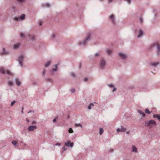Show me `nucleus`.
Masks as SVG:
<instances>
[{"instance_id":"1","label":"nucleus","mask_w":160,"mask_h":160,"mask_svg":"<svg viewBox=\"0 0 160 160\" xmlns=\"http://www.w3.org/2000/svg\"><path fill=\"white\" fill-rule=\"evenodd\" d=\"M154 48H156L157 54L158 55H160V44L158 42H155L151 44L149 47L150 49H152Z\"/></svg>"},{"instance_id":"2","label":"nucleus","mask_w":160,"mask_h":160,"mask_svg":"<svg viewBox=\"0 0 160 160\" xmlns=\"http://www.w3.org/2000/svg\"><path fill=\"white\" fill-rule=\"evenodd\" d=\"M156 122L153 120H151L146 121L144 125L146 127L152 128L156 125Z\"/></svg>"},{"instance_id":"3","label":"nucleus","mask_w":160,"mask_h":160,"mask_svg":"<svg viewBox=\"0 0 160 160\" xmlns=\"http://www.w3.org/2000/svg\"><path fill=\"white\" fill-rule=\"evenodd\" d=\"M25 58V57L23 55H20L18 57V61L21 67H23V62Z\"/></svg>"},{"instance_id":"4","label":"nucleus","mask_w":160,"mask_h":160,"mask_svg":"<svg viewBox=\"0 0 160 160\" xmlns=\"http://www.w3.org/2000/svg\"><path fill=\"white\" fill-rule=\"evenodd\" d=\"M106 65V62L105 60L103 59H101L99 62V67L101 69H103L105 68Z\"/></svg>"},{"instance_id":"5","label":"nucleus","mask_w":160,"mask_h":160,"mask_svg":"<svg viewBox=\"0 0 160 160\" xmlns=\"http://www.w3.org/2000/svg\"><path fill=\"white\" fill-rule=\"evenodd\" d=\"M119 57L122 59L123 60H126L127 58V57L125 53L122 52L118 53V54Z\"/></svg>"},{"instance_id":"6","label":"nucleus","mask_w":160,"mask_h":160,"mask_svg":"<svg viewBox=\"0 0 160 160\" xmlns=\"http://www.w3.org/2000/svg\"><path fill=\"white\" fill-rule=\"evenodd\" d=\"M88 41H78V43L79 46H85L88 43Z\"/></svg>"},{"instance_id":"7","label":"nucleus","mask_w":160,"mask_h":160,"mask_svg":"<svg viewBox=\"0 0 160 160\" xmlns=\"http://www.w3.org/2000/svg\"><path fill=\"white\" fill-rule=\"evenodd\" d=\"M126 131V129L122 126H121L117 129V132H124Z\"/></svg>"},{"instance_id":"8","label":"nucleus","mask_w":160,"mask_h":160,"mask_svg":"<svg viewBox=\"0 0 160 160\" xmlns=\"http://www.w3.org/2000/svg\"><path fill=\"white\" fill-rule=\"evenodd\" d=\"M6 73L9 75H11L12 73L11 72H10L9 71H6ZM0 72H1V73L2 74H4L5 73V72L4 69L2 68H0Z\"/></svg>"},{"instance_id":"9","label":"nucleus","mask_w":160,"mask_h":160,"mask_svg":"<svg viewBox=\"0 0 160 160\" xmlns=\"http://www.w3.org/2000/svg\"><path fill=\"white\" fill-rule=\"evenodd\" d=\"M64 144L68 147L72 148L73 146L74 143L73 142H70V141H69L68 142H65Z\"/></svg>"},{"instance_id":"10","label":"nucleus","mask_w":160,"mask_h":160,"mask_svg":"<svg viewBox=\"0 0 160 160\" xmlns=\"http://www.w3.org/2000/svg\"><path fill=\"white\" fill-rule=\"evenodd\" d=\"M37 127L36 126H30L28 128V130L29 131H33L35 129H36Z\"/></svg>"},{"instance_id":"11","label":"nucleus","mask_w":160,"mask_h":160,"mask_svg":"<svg viewBox=\"0 0 160 160\" xmlns=\"http://www.w3.org/2000/svg\"><path fill=\"white\" fill-rule=\"evenodd\" d=\"M1 53L2 55H8L9 54V52L5 50L4 48H3Z\"/></svg>"},{"instance_id":"12","label":"nucleus","mask_w":160,"mask_h":160,"mask_svg":"<svg viewBox=\"0 0 160 160\" xmlns=\"http://www.w3.org/2000/svg\"><path fill=\"white\" fill-rule=\"evenodd\" d=\"M159 64V62H152L151 63V65L153 67H156Z\"/></svg>"},{"instance_id":"13","label":"nucleus","mask_w":160,"mask_h":160,"mask_svg":"<svg viewBox=\"0 0 160 160\" xmlns=\"http://www.w3.org/2000/svg\"><path fill=\"white\" fill-rule=\"evenodd\" d=\"M132 152L136 153L138 152V150L137 148L135 146H132Z\"/></svg>"},{"instance_id":"14","label":"nucleus","mask_w":160,"mask_h":160,"mask_svg":"<svg viewBox=\"0 0 160 160\" xmlns=\"http://www.w3.org/2000/svg\"><path fill=\"white\" fill-rule=\"evenodd\" d=\"M153 117L154 118H157L159 121H160V114H154Z\"/></svg>"},{"instance_id":"15","label":"nucleus","mask_w":160,"mask_h":160,"mask_svg":"<svg viewBox=\"0 0 160 160\" xmlns=\"http://www.w3.org/2000/svg\"><path fill=\"white\" fill-rule=\"evenodd\" d=\"M15 81L16 82L17 85L18 86H19L21 85V83L20 81L18 78L15 79Z\"/></svg>"},{"instance_id":"16","label":"nucleus","mask_w":160,"mask_h":160,"mask_svg":"<svg viewBox=\"0 0 160 160\" xmlns=\"http://www.w3.org/2000/svg\"><path fill=\"white\" fill-rule=\"evenodd\" d=\"M51 61H48L47 62L45 63L44 64V67H48L51 63Z\"/></svg>"},{"instance_id":"17","label":"nucleus","mask_w":160,"mask_h":160,"mask_svg":"<svg viewBox=\"0 0 160 160\" xmlns=\"http://www.w3.org/2000/svg\"><path fill=\"white\" fill-rule=\"evenodd\" d=\"M138 112L140 114L142 115V116L143 117H144L145 116V114L142 111L140 110H138Z\"/></svg>"},{"instance_id":"18","label":"nucleus","mask_w":160,"mask_h":160,"mask_svg":"<svg viewBox=\"0 0 160 160\" xmlns=\"http://www.w3.org/2000/svg\"><path fill=\"white\" fill-rule=\"evenodd\" d=\"M20 44L19 43H18L16 44H15L13 46V48L15 49H18L20 46Z\"/></svg>"},{"instance_id":"19","label":"nucleus","mask_w":160,"mask_h":160,"mask_svg":"<svg viewBox=\"0 0 160 160\" xmlns=\"http://www.w3.org/2000/svg\"><path fill=\"white\" fill-rule=\"evenodd\" d=\"M109 18L111 19V20L112 21V22L114 24V16L113 14H112L109 16Z\"/></svg>"},{"instance_id":"20","label":"nucleus","mask_w":160,"mask_h":160,"mask_svg":"<svg viewBox=\"0 0 160 160\" xmlns=\"http://www.w3.org/2000/svg\"><path fill=\"white\" fill-rule=\"evenodd\" d=\"M106 52L108 55H111L112 53V51L110 49L107 50Z\"/></svg>"},{"instance_id":"21","label":"nucleus","mask_w":160,"mask_h":160,"mask_svg":"<svg viewBox=\"0 0 160 160\" xmlns=\"http://www.w3.org/2000/svg\"><path fill=\"white\" fill-rule=\"evenodd\" d=\"M94 104L92 103H91L88 106V108L90 110L91 109V107H93L94 106Z\"/></svg>"},{"instance_id":"22","label":"nucleus","mask_w":160,"mask_h":160,"mask_svg":"<svg viewBox=\"0 0 160 160\" xmlns=\"http://www.w3.org/2000/svg\"><path fill=\"white\" fill-rule=\"evenodd\" d=\"M143 34V32L141 30H140L138 37H139L141 36Z\"/></svg>"},{"instance_id":"23","label":"nucleus","mask_w":160,"mask_h":160,"mask_svg":"<svg viewBox=\"0 0 160 160\" xmlns=\"http://www.w3.org/2000/svg\"><path fill=\"white\" fill-rule=\"evenodd\" d=\"M103 129L102 128H100L99 133L100 135H102L103 133Z\"/></svg>"},{"instance_id":"24","label":"nucleus","mask_w":160,"mask_h":160,"mask_svg":"<svg viewBox=\"0 0 160 160\" xmlns=\"http://www.w3.org/2000/svg\"><path fill=\"white\" fill-rule=\"evenodd\" d=\"M12 143L13 145H14V146L16 147V146H18V145L17 144V142L16 141H12Z\"/></svg>"},{"instance_id":"25","label":"nucleus","mask_w":160,"mask_h":160,"mask_svg":"<svg viewBox=\"0 0 160 160\" xmlns=\"http://www.w3.org/2000/svg\"><path fill=\"white\" fill-rule=\"evenodd\" d=\"M25 15L24 14H23L22 15L20 18L21 20H23L25 18Z\"/></svg>"},{"instance_id":"26","label":"nucleus","mask_w":160,"mask_h":160,"mask_svg":"<svg viewBox=\"0 0 160 160\" xmlns=\"http://www.w3.org/2000/svg\"><path fill=\"white\" fill-rule=\"evenodd\" d=\"M145 112L148 114H150V112L149 111V110L147 108L145 110Z\"/></svg>"},{"instance_id":"27","label":"nucleus","mask_w":160,"mask_h":160,"mask_svg":"<svg viewBox=\"0 0 160 160\" xmlns=\"http://www.w3.org/2000/svg\"><path fill=\"white\" fill-rule=\"evenodd\" d=\"M8 84L9 86H12L13 85V83L12 81H9L8 82Z\"/></svg>"},{"instance_id":"28","label":"nucleus","mask_w":160,"mask_h":160,"mask_svg":"<svg viewBox=\"0 0 160 160\" xmlns=\"http://www.w3.org/2000/svg\"><path fill=\"white\" fill-rule=\"evenodd\" d=\"M75 126H76V127H81V128H82V125L80 124H77V123H76L75 124Z\"/></svg>"},{"instance_id":"29","label":"nucleus","mask_w":160,"mask_h":160,"mask_svg":"<svg viewBox=\"0 0 160 160\" xmlns=\"http://www.w3.org/2000/svg\"><path fill=\"white\" fill-rule=\"evenodd\" d=\"M70 75L73 78H75L76 77V75L75 74L73 73V72H71L70 73Z\"/></svg>"},{"instance_id":"30","label":"nucleus","mask_w":160,"mask_h":160,"mask_svg":"<svg viewBox=\"0 0 160 160\" xmlns=\"http://www.w3.org/2000/svg\"><path fill=\"white\" fill-rule=\"evenodd\" d=\"M68 132L70 133H72L73 132V130L72 128H70L68 130Z\"/></svg>"},{"instance_id":"31","label":"nucleus","mask_w":160,"mask_h":160,"mask_svg":"<svg viewBox=\"0 0 160 160\" xmlns=\"http://www.w3.org/2000/svg\"><path fill=\"white\" fill-rule=\"evenodd\" d=\"M16 102V101H13L12 102H11V106H12Z\"/></svg>"},{"instance_id":"32","label":"nucleus","mask_w":160,"mask_h":160,"mask_svg":"<svg viewBox=\"0 0 160 160\" xmlns=\"http://www.w3.org/2000/svg\"><path fill=\"white\" fill-rule=\"evenodd\" d=\"M108 87H110L111 88L114 87V86H113V84L112 83H111L110 84H108Z\"/></svg>"},{"instance_id":"33","label":"nucleus","mask_w":160,"mask_h":160,"mask_svg":"<svg viewBox=\"0 0 160 160\" xmlns=\"http://www.w3.org/2000/svg\"><path fill=\"white\" fill-rule=\"evenodd\" d=\"M46 70H43V72H42V75L43 76H44V75L46 73Z\"/></svg>"},{"instance_id":"34","label":"nucleus","mask_w":160,"mask_h":160,"mask_svg":"<svg viewBox=\"0 0 160 160\" xmlns=\"http://www.w3.org/2000/svg\"><path fill=\"white\" fill-rule=\"evenodd\" d=\"M90 39H91V36L90 35H89L87 38L86 40H88Z\"/></svg>"},{"instance_id":"35","label":"nucleus","mask_w":160,"mask_h":160,"mask_svg":"<svg viewBox=\"0 0 160 160\" xmlns=\"http://www.w3.org/2000/svg\"><path fill=\"white\" fill-rule=\"evenodd\" d=\"M88 78H87V77L85 78H84L83 81L85 82H87L88 81Z\"/></svg>"},{"instance_id":"36","label":"nucleus","mask_w":160,"mask_h":160,"mask_svg":"<svg viewBox=\"0 0 160 160\" xmlns=\"http://www.w3.org/2000/svg\"><path fill=\"white\" fill-rule=\"evenodd\" d=\"M17 1L19 2L22 3L25 1V0H17Z\"/></svg>"},{"instance_id":"37","label":"nucleus","mask_w":160,"mask_h":160,"mask_svg":"<svg viewBox=\"0 0 160 160\" xmlns=\"http://www.w3.org/2000/svg\"><path fill=\"white\" fill-rule=\"evenodd\" d=\"M139 20H140V22L141 23H142V22H143V20H142V18H141V17H140V18H139Z\"/></svg>"},{"instance_id":"38","label":"nucleus","mask_w":160,"mask_h":160,"mask_svg":"<svg viewBox=\"0 0 160 160\" xmlns=\"http://www.w3.org/2000/svg\"><path fill=\"white\" fill-rule=\"evenodd\" d=\"M57 70H58L57 68H54L52 69V70L53 72H55L57 71Z\"/></svg>"},{"instance_id":"39","label":"nucleus","mask_w":160,"mask_h":160,"mask_svg":"<svg viewBox=\"0 0 160 160\" xmlns=\"http://www.w3.org/2000/svg\"><path fill=\"white\" fill-rule=\"evenodd\" d=\"M62 150L63 151H65L67 149V148L64 146L62 148Z\"/></svg>"},{"instance_id":"40","label":"nucleus","mask_w":160,"mask_h":160,"mask_svg":"<svg viewBox=\"0 0 160 160\" xmlns=\"http://www.w3.org/2000/svg\"><path fill=\"white\" fill-rule=\"evenodd\" d=\"M20 19V18L19 17L18 18H14V19L16 21H18Z\"/></svg>"},{"instance_id":"41","label":"nucleus","mask_w":160,"mask_h":160,"mask_svg":"<svg viewBox=\"0 0 160 160\" xmlns=\"http://www.w3.org/2000/svg\"><path fill=\"white\" fill-rule=\"evenodd\" d=\"M45 7H50V5L48 3H46L44 5Z\"/></svg>"},{"instance_id":"42","label":"nucleus","mask_w":160,"mask_h":160,"mask_svg":"<svg viewBox=\"0 0 160 160\" xmlns=\"http://www.w3.org/2000/svg\"><path fill=\"white\" fill-rule=\"evenodd\" d=\"M24 36V34L22 33H21L20 34V37H21L22 38V37H23Z\"/></svg>"},{"instance_id":"43","label":"nucleus","mask_w":160,"mask_h":160,"mask_svg":"<svg viewBox=\"0 0 160 160\" xmlns=\"http://www.w3.org/2000/svg\"><path fill=\"white\" fill-rule=\"evenodd\" d=\"M99 56V54L98 53L96 52L95 54V56L96 57H98Z\"/></svg>"},{"instance_id":"44","label":"nucleus","mask_w":160,"mask_h":160,"mask_svg":"<svg viewBox=\"0 0 160 160\" xmlns=\"http://www.w3.org/2000/svg\"><path fill=\"white\" fill-rule=\"evenodd\" d=\"M47 80L48 82H52V79H50V78L47 79Z\"/></svg>"},{"instance_id":"45","label":"nucleus","mask_w":160,"mask_h":160,"mask_svg":"<svg viewBox=\"0 0 160 160\" xmlns=\"http://www.w3.org/2000/svg\"><path fill=\"white\" fill-rule=\"evenodd\" d=\"M55 145L56 146H60V145H61V144L60 143H57L55 144Z\"/></svg>"},{"instance_id":"46","label":"nucleus","mask_w":160,"mask_h":160,"mask_svg":"<svg viewBox=\"0 0 160 160\" xmlns=\"http://www.w3.org/2000/svg\"><path fill=\"white\" fill-rule=\"evenodd\" d=\"M71 91L73 93L75 92V90L74 89H72L71 90Z\"/></svg>"},{"instance_id":"47","label":"nucleus","mask_w":160,"mask_h":160,"mask_svg":"<svg viewBox=\"0 0 160 160\" xmlns=\"http://www.w3.org/2000/svg\"><path fill=\"white\" fill-rule=\"evenodd\" d=\"M58 64H56L54 65L55 68H57L58 69Z\"/></svg>"},{"instance_id":"48","label":"nucleus","mask_w":160,"mask_h":160,"mask_svg":"<svg viewBox=\"0 0 160 160\" xmlns=\"http://www.w3.org/2000/svg\"><path fill=\"white\" fill-rule=\"evenodd\" d=\"M116 90V88H115V87H114L113 90H112V92H114V91H115Z\"/></svg>"},{"instance_id":"49","label":"nucleus","mask_w":160,"mask_h":160,"mask_svg":"<svg viewBox=\"0 0 160 160\" xmlns=\"http://www.w3.org/2000/svg\"><path fill=\"white\" fill-rule=\"evenodd\" d=\"M126 1L128 2L129 3H130L131 2V0H126Z\"/></svg>"},{"instance_id":"50","label":"nucleus","mask_w":160,"mask_h":160,"mask_svg":"<svg viewBox=\"0 0 160 160\" xmlns=\"http://www.w3.org/2000/svg\"><path fill=\"white\" fill-rule=\"evenodd\" d=\"M39 25L40 26H41L42 25V22L41 21H40L39 22Z\"/></svg>"},{"instance_id":"51","label":"nucleus","mask_w":160,"mask_h":160,"mask_svg":"<svg viewBox=\"0 0 160 160\" xmlns=\"http://www.w3.org/2000/svg\"><path fill=\"white\" fill-rule=\"evenodd\" d=\"M36 123V122H35V121H32V124H35Z\"/></svg>"},{"instance_id":"52","label":"nucleus","mask_w":160,"mask_h":160,"mask_svg":"<svg viewBox=\"0 0 160 160\" xmlns=\"http://www.w3.org/2000/svg\"><path fill=\"white\" fill-rule=\"evenodd\" d=\"M56 119H54L53 120V122H56Z\"/></svg>"},{"instance_id":"53","label":"nucleus","mask_w":160,"mask_h":160,"mask_svg":"<svg viewBox=\"0 0 160 160\" xmlns=\"http://www.w3.org/2000/svg\"><path fill=\"white\" fill-rule=\"evenodd\" d=\"M26 121L28 122H29V120L28 118H27L26 119Z\"/></svg>"},{"instance_id":"54","label":"nucleus","mask_w":160,"mask_h":160,"mask_svg":"<svg viewBox=\"0 0 160 160\" xmlns=\"http://www.w3.org/2000/svg\"><path fill=\"white\" fill-rule=\"evenodd\" d=\"M33 112V111H32V110H30L28 112V113H29L30 112Z\"/></svg>"},{"instance_id":"55","label":"nucleus","mask_w":160,"mask_h":160,"mask_svg":"<svg viewBox=\"0 0 160 160\" xmlns=\"http://www.w3.org/2000/svg\"><path fill=\"white\" fill-rule=\"evenodd\" d=\"M129 131H127V132H126V133H127V134H129Z\"/></svg>"},{"instance_id":"56","label":"nucleus","mask_w":160,"mask_h":160,"mask_svg":"<svg viewBox=\"0 0 160 160\" xmlns=\"http://www.w3.org/2000/svg\"><path fill=\"white\" fill-rule=\"evenodd\" d=\"M112 0H108V2H111L112 1Z\"/></svg>"},{"instance_id":"57","label":"nucleus","mask_w":160,"mask_h":160,"mask_svg":"<svg viewBox=\"0 0 160 160\" xmlns=\"http://www.w3.org/2000/svg\"><path fill=\"white\" fill-rule=\"evenodd\" d=\"M21 113L22 114L23 113V110H22Z\"/></svg>"},{"instance_id":"58","label":"nucleus","mask_w":160,"mask_h":160,"mask_svg":"<svg viewBox=\"0 0 160 160\" xmlns=\"http://www.w3.org/2000/svg\"><path fill=\"white\" fill-rule=\"evenodd\" d=\"M23 108H24L23 107H22V110H23Z\"/></svg>"},{"instance_id":"59","label":"nucleus","mask_w":160,"mask_h":160,"mask_svg":"<svg viewBox=\"0 0 160 160\" xmlns=\"http://www.w3.org/2000/svg\"><path fill=\"white\" fill-rule=\"evenodd\" d=\"M113 151V150H111V152H112Z\"/></svg>"},{"instance_id":"60","label":"nucleus","mask_w":160,"mask_h":160,"mask_svg":"<svg viewBox=\"0 0 160 160\" xmlns=\"http://www.w3.org/2000/svg\"><path fill=\"white\" fill-rule=\"evenodd\" d=\"M12 8L13 9H14V7H12Z\"/></svg>"},{"instance_id":"61","label":"nucleus","mask_w":160,"mask_h":160,"mask_svg":"<svg viewBox=\"0 0 160 160\" xmlns=\"http://www.w3.org/2000/svg\"><path fill=\"white\" fill-rule=\"evenodd\" d=\"M52 36L54 37V35H53Z\"/></svg>"}]
</instances>
